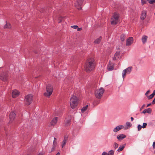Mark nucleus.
I'll return each mask as SVG.
<instances>
[{
	"instance_id": "nucleus-25",
	"label": "nucleus",
	"mask_w": 155,
	"mask_h": 155,
	"mask_svg": "<svg viewBox=\"0 0 155 155\" xmlns=\"http://www.w3.org/2000/svg\"><path fill=\"white\" fill-rule=\"evenodd\" d=\"M88 107V105H87L81 109V111L82 113H84L85 111L87 109Z\"/></svg>"
},
{
	"instance_id": "nucleus-6",
	"label": "nucleus",
	"mask_w": 155,
	"mask_h": 155,
	"mask_svg": "<svg viewBox=\"0 0 155 155\" xmlns=\"http://www.w3.org/2000/svg\"><path fill=\"white\" fill-rule=\"evenodd\" d=\"M104 91V89L101 87L100 89L97 90L95 92V96L96 98L100 99Z\"/></svg>"
},
{
	"instance_id": "nucleus-34",
	"label": "nucleus",
	"mask_w": 155,
	"mask_h": 155,
	"mask_svg": "<svg viewBox=\"0 0 155 155\" xmlns=\"http://www.w3.org/2000/svg\"><path fill=\"white\" fill-rule=\"evenodd\" d=\"M146 0H141V3L143 5L146 4Z\"/></svg>"
},
{
	"instance_id": "nucleus-15",
	"label": "nucleus",
	"mask_w": 155,
	"mask_h": 155,
	"mask_svg": "<svg viewBox=\"0 0 155 155\" xmlns=\"http://www.w3.org/2000/svg\"><path fill=\"white\" fill-rule=\"evenodd\" d=\"M15 113L14 112H12L9 114V118L10 121L13 120L15 118Z\"/></svg>"
},
{
	"instance_id": "nucleus-4",
	"label": "nucleus",
	"mask_w": 155,
	"mask_h": 155,
	"mask_svg": "<svg viewBox=\"0 0 155 155\" xmlns=\"http://www.w3.org/2000/svg\"><path fill=\"white\" fill-rule=\"evenodd\" d=\"M46 92L44 93V95L49 97L52 94L53 88V87L50 84H48L46 86Z\"/></svg>"
},
{
	"instance_id": "nucleus-47",
	"label": "nucleus",
	"mask_w": 155,
	"mask_h": 155,
	"mask_svg": "<svg viewBox=\"0 0 155 155\" xmlns=\"http://www.w3.org/2000/svg\"><path fill=\"white\" fill-rule=\"evenodd\" d=\"M150 105H151V103H150V104H148L147 105V107H148L149 106H150Z\"/></svg>"
},
{
	"instance_id": "nucleus-17",
	"label": "nucleus",
	"mask_w": 155,
	"mask_h": 155,
	"mask_svg": "<svg viewBox=\"0 0 155 155\" xmlns=\"http://www.w3.org/2000/svg\"><path fill=\"white\" fill-rule=\"evenodd\" d=\"M126 136L123 134H120L117 136V138L119 140H123L125 138Z\"/></svg>"
},
{
	"instance_id": "nucleus-1",
	"label": "nucleus",
	"mask_w": 155,
	"mask_h": 155,
	"mask_svg": "<svg viewBox=\"0 0 155 155\" xmlns=\"http://www.w3.org/2000/svg\"><path fill=\"white\" fill-rule=\"evenodd\" d=\"M95 66V61L92 58L88 59L85 64V68L87 72H90L92 71Z\"/></svg>"
},
{
	"instance_id": "nucleus-39",
	"label": "nucleus",
	"mask_w": 155,
	"mask_h": 155,
	"mask_svg": "<svg viewBox=\"0 0 155 155\" xmlns=\"http://www.w3.org/2000/svg\"><path fill=\"white\" fill-rule=\"evenodd\" d=\"M71 28H74V29H77L78 28V26H77V25H73V26H71Z\"/></svg>"
},
{
	"instance_id": "nucleus-16",
	"label": "nucleus",
	"mask_w": 155,
	"mask_h": 155,
	"mask_svg": "<svg viewBox=\"0 0 155 155\" xmlns=\"http://www.w3.org/2000/svg\"><path fill=\"white\" fill-rule=\"evenodd\" d=\"M124 127L123 125H119L116 127L114 129V131L116 132Z\"/></svg>"
},
{
	"instance_id": "nucleus-51",
	"label": "nucleus",
	"mask_w": 155,
	"mask_h": 155,
	"mask_svg": "<svg viewBox=\"0 0 155 155\" xmlns=\"http://www.w3.org/2000/svg\"><path fill=\"white\" fill-rule=\"evenodd\" d=\"M154 153L155 154V151H154Z\"/></svg>"
},
{
	"instance_id": "nucleus-50",
	"label": "nucleus",
	"mask_w": 155,
	"mask_h": 155,
	"mask_svg": "<svg viewBox=\"0 0 155 155\" xmlns=\"http://www.w3.org/2000/svg\"><path fill=\"white\" fill-rule=\"evenodd\" d=\"M38 155H43L42 154V153H39Z\"/></svg>"
},
{
	"instance_id": "nucleus-30",
	"label": "nucleus",
	"mask_w": 155,
	"mask_h": 155,
	"mask_svg": "<svg viewBox=\"0 0 155 155\" xmlns=\"http://www.w3.org/2000/svg\"><path fill=\"white\" fill-rule=\"evenodd\" d=\"M154 96V94H152L149 96L148 97V99H150L152 98Z\"/></svg>"
},
{
	"instance_id": "nucleus-44",
	"label": "nucleus",
	"mask_w": 155,
	"mask_h": 155,
	"mask_svg": "<svg viewBox=\"0 0 155 155\" xmlns=\"http://www.w3.org/2000/svg\"><path fill=\"white\" fill-rule=\"evenodd\" d=\"M152 103L153 104H155V97L154 98L153 100V101Z\"/></svg>"
},
{
	"instance_id": "nucleus-7",
	"label": "nucleus",
	"mask_w": 155,
	"mask_h": 155,
	"mask_svg": "<svg viewBox=\"0 0 155 155\" xmlns=\"http://www.w3.org/2000/svg\"><path fill=\"white\" fill-rule=\"evenodd\" d=\"M132 67H129L123 71L122 76L123 78H124L126 74H129L132 71Z\"/></svg>"
},
{
	"instance_id": "nucleus-12",
	"label": "nucleus",
	"mask_w": 155,
	"mask_h": 155,
	"mask_svg": "<svg viewBox=\"0 0 155 155\" xmlns=\"http://www.w3.org/2000/svg\"><path fill=\"white\" fill-rule=\"evenodd\" d=\"M58 119V118L57 117H55L53 118L50 122V125L53 126L55 125L57 122Z\"/></svg>"
},
{
	"instance_id": "nucleus-33",
	"label": "nucleus",
	"mask_w": 155,
	"mask_h": 155,
	"mask_svg": "<svg viewBox=\"0 0 155 155\" xmlns=\"http://www.w3.org/2000/svg\"><path fill=\"white\" fill-rule=\"evenodd\" d=\"M142 127V126H141L140 125V124L138 125L137 126L138 130V131L140 130L141 129Z\"/></svg>"
},
{
	"instance_id": "nucleus-42",
	"label": "nucleus",
	"mask_w": 155,
	"mask_h": 155,
	"mask_svg": "<svg viewBox=\"0 0 155 155\" xmlns=\"http://www.w3.org/2000/svg\"><path fill=\"white\" fill-rule=\"evenodd\" d=\"M145 106V104H143L142 107L140 108V110L141 111L144 107Z\"/></svg>"
},
{
	"instance_id": "nucleus-13",
	"label": "nucleus",
	"mask_w": 155,
	"mask_h": 155,
	"mask_svg": "<svg viewBox=\"0 0 155 155\" xmlns=\"http://www.w3.org/2000/svg\"><path fill=\"white\" fill-rule=\"evenodd\" d=\"M147 12V11L145 10H143L142 12L140 17V18L142 20H144L146 17Z\"/></svg>"
},
{
	"instance_id": "nucleus-28",
	"label": "nucleus",
	"mask_w": 155,
	"mask_h": 155,
	"mask_svg": "<svg viewBox=\"0 0 155 155\" xmlns=\"http://www.w3.org/2000/svg\"><path fill=\"white\" fill-rule=\"evenodd\" d=\"M114 154V151L113 150H110L108 153L109 155H113Z\"/></svg>"
},
{
	"instance_id": "nucleus-9",
	"label": "nucleus",
	"mask_w": 155,
	"mask_h": 155,
	"mask_svg": "<svg viewBox=\"0 0 155 155\" xmlns=\"http://www.w3.org/2000/svg\"><path fill=\"white\" fill-rule=\"evenodd\" d=\"M6 72L0 75V78L4 81H6L8 80V75Z\"/></svg>"
},
{
	"instance_id": "nucleus-49",
	"label": "nucleus",
	"mask_w": 155,
	"mask_h": 155,
	"mask_svg": "<svg viewBox=\"0 0 155 155\" xmlns=\"http://www.w3.org/2000/svg\"><path fill=\"white\" fill-rule=\"evenodd\" d=\"M152 94H154V95H155V90H154L153 93Z\"/></svg>"
},
{
	"instance_id": "nucleus-8",
	"label": "nucleus",
	"mask_w": 155,
	"mask_h": 155,
	"mask_svg": "<svg viewBox=\"0 0 155 155\" xmlns=\"http://www.w3.org/2000/svg\"><path fill=\"white\" fill-rule=\"evenodd\" d=\"M84 0H78L75 3V7L78 10H80L81 9V7Z\"/></svg>"
},
{
	"instance_id": "nucleus-11",
	"label": "nucleus",
	"mask_w": 155,
	"mask_h": 155,
	"mask_svg": "<svg viewBox=\"0 0 155 155\" xmlns=\"http://www.w3.org/2000/svg\"><path fill=\"white\" fill-rule=\"evenodd\" d=\"M19 92L17 90H15L12 92V97L14 98H16L19 96Z\"/></svg>"
},
{
	"instance_id": "nucleus-32",
	"label": "nucleus",
	"mask_w": 155,
	"mask_h": 155,
	"mask_svg": "<svg viewBox=\"0 0 155 155\" xmlns=\"http://www.w3.org/2000/svg\"><path fill=\"white\" fill-rule=\"evenodd\" d=\"M147 1L150 4H153L155 2V0H147Z\"/></svg>"
},
{
	"instance_id": "nucleus-36",
	"label": "nucleus",
	"mask_w": 155,
	"mask_h": 155,
	"mask_svg": "<svg viewBox=\"0 0 155 155\" xmlns=\"http://www.w3.org/2000/svg\"><path fill=\"white\" fill-rule=\"evenodd\" d=\"M62 18H63L61 17H59L58 19V23H60L62 21Z\"/></svg>"
},
{
	"instance_id": "nucleus-14",
	"label": "nucleus",
	"mask_w": 155,
	"mask_h": 155,
	"mask_svg": "<svg viewBox=\"0 0 155 155\" xmlns=\"http://www.w3.org/2000/svg\"><path fill=\"white\" fill-rule=\"evenodd\" d=\"M107 68L109 71H112L114 69V65L110 61H109Z\"/></svg>"
},
{
	"instance_id": "nucleus-43",
	"label": "nucleus",
	"mask_w": 155,
	"mask_h": 155,
	"mask_svg": "<svg viewBox=\"0 0 155 155\" xmlns=\"http://www.w3.org/2000/svg\"><path fill=\"white\" fill-rule=\"evenodd\" d=\"M153 148L155 149V142H154L153 144Z\"/></svg>"
},
{
	"instance_id": "nucleus-18",
	"label": "nucleus",
	"mask_w": 155,
	"mask_h": 155,
	"mask_svg": "<svg viewBox=\"0 0 155 155\" xmlns=\"http://www.w3.org/2000/svg\"><path fill=\"white\" fill-rule=\"evenodd\" d=\"M68 137L66 136H65L64 137V139L62 142L61 146L62 147H63L66 144V142L67 140Z\"/></svg>"
},
{
	"instance_id": "nucleus-31",
	"label": "nucleus",
	"mask_w": 155,
	"mask_h": 155,
	"mask_svg": "<svg viewBox=\"0 0 155 155\" xmlns=\"http://www.w3.org/2000/svg\"><path fill=\"white\" fill-rule=\"evenodd\" d=\"M118 147V144L117 143H116V142H115L114 143V147L115 148V149H116Z\"/></svg>"
},
{
	"instance_id": "nucleus-38",
	"label": "nucleus",
	"mask_w": 155,
	"mask_h": 155,
	"mask_svg": "<svg viewBox=\"0 0 155 155\" xmlns=\"http://www.w3.org/2000/svg\"><path fill=\"white\" fill-rule=\"evenodd\" d=\"M56 139L55 138H54V140L53 142V145H54L55 144H57V142H56Z\"/></svg>"
},
{
	"instance_id": "nucleus-46",
	"label": "nucleus",
	"mask_w": 155,
	"mask_h": 155,
	"mask_svg": "<svg viewBox=\"0 0 155 155\" xmlns=\"http://www.w3.org/2000/svg\"><path fill=\"white\" fill-rule=\"evenodd\" d=\"M82 30V28H78L77 31H80L81 30Z\"/></svg>"
},
{
	"instance_id": "nucleus-5",
	"label": "nucleus",
	"mask_w": 155,
	"mask_h": 155,
	"mask_svg": "<svg viewBox=\"0 0 155 155\" xmlns=\"http://www.w3.org/2000/svg\"><path fill=\"white\" fill-rule=\"evenodd\" d=\"M33 100V95L31 94H29L25 97V102L26 105H29L32 103Z\"/></svg>"
},
{
	"instance_id": "nucleus-27",
	"label": "nucleus",
	"mask_w": 155,
	"mask_h": 155,
	"mask_svg": "<svg viewBox=\"0 0 155 155\" xmlns=\"http://www.w3.org/2000/svg\"><path fill=\"white\" fill-rule=\"evenodd\" d=\"M120 55V52L119 51H117L114 54V56L119 58Z\"/></svg>"
},
{
	"instance_id": "nucleus-24",
	"label": "nucleus",
	"mask_w": 155,
	"mask_h": 155,
	"mask_svg": "<svg viewBox=\"0 0 155 155\" xmlns=\"http://www.w3.org/2000/svg\"><path fill=\"white\" fill-rule=\"evenodd\" d=\"M125 38V35L124 34H122L120 36V40L122 41H124Z\"/></svg>"
},
{
	"instance_id": "nucleus-26",
	"label": "nucleus",
	"mask_w": 155,
	"mask_h": 155,
	"mask_svg": "<svg viewBox=\"0 0 155 155\" xmlns=\"http://www.w3.org/2000/svg\"><path fill=\"white\" fill-rule=\"evenodd\" d=\"M70 122L71 120L70 119L66 120L65 123V125L66 126L69 125L70 124Z\"/></svg>"
},
{
	"instance_id": "nucleus-40",
	"label": "nucleus",
	"mask_w": 155,
	"mask_h": 155,
	"mask_svg": "<svg viewBox=\"0 0 155 155\" xmlns=\"http://www.w3.org/2000/svg\"><path fill=\"white\" fill-rule=\"evenodd\" d=\"M102 155H109V154H108V153H107L106 152H104L102 153Z\"/></svg>"
},
{
	"instance_id": "nucleus-22",
	"label": "nucleus",
	"mask_w": 155,
	"mask_h": 155,
	"mask_svg": "<svg viewBox=\"0 0 155 155\" xmlns=\"http://www.w3.org/2000/svg\"><path fill=\"white\" fill-rule=\"evenodd\" d=\"M102 39L101 37H100L96 39L94 41V43L95 44H99L101 41Z\"/></svg>"
},
{
	"instance_id": "nucleus-20",
	"label": "nucleus",
	"mask_w": 155,
	"mask_h": 155,
	"mask_svg": "<svg viewBox=\"0 0 155 155\" xmlns=\"http://www.w3.org/2000/svg\"><path fill=\"white\" fill-rule=\"evenodd\" d=\"M148 37L146 35H143L142 38V41L143 43L144 44L146 42Z\"/></svg>"
},
{
	"instance_id": "nucleus-37",
	"label": "nucleus",
	"mask_w": 155,
	"mask_h": 155,
	"mask_svg": "<svg viewBox=\"0 0 155 155\" xmlns=\"http://www.w3.org/2000/svg\"><path fill=\"white\" fill-rule=\"evenodd\" d=\"M126 125L127 126L130 127L131 126V123L129 122H126Z\"/></svg>"
},
{
	"instance_id": "nucleus-41",
	"label": "nucleus",
	"mask_w": 155,
	"mask_h": 155,
	"mask_svg": "<svg viewBox=\"0 0 155 155\" xmlns=\"http://www.w3.org/2000/svg\"><path fill=\"white\" fill-rule=\"evenodd\" d=\"M118 58L114 55V57L113 58V60H116Z\"/></svg>"
},
{
	"instance_id": "nucleus-10",
	"label": "nucleus",
	"mask_w": 155,
	"mask_h": 155,
	"mask_svg": "<svg viewBox=\"0 0 155 155\" xmlns=\"http://www.w3.org/2000/svg\"><path fill=\"white\" fill-rule=\"evenodd\" d=\"M133 38L132 37H130L127 39L126 43V46H129L133 42Z\"/></svg>"
},
{
	"instance_id": "nucleus-45",
	"label": "nucleus",
	"mask_w": 155,
	"mask_h": 155,
	"mask_svg": "<svg viewBox=\"0 0 155 155\" xmlns=\"http://www.w3.org/2000/svg\"><path fill=\"white\" fill-rule=\"evenodd\" d=\"M150 92V90H148L147 91V92L145 93V95L147 96V94L149 93Z\"/></svg>"
},
{
	"instance_id": "nucleus-29",
	"label": "nucleus",
	"mask_w": 155,
	"mask_h": 155,
	"mask_svg": "<svg viewBox=\"0 0 155 155\" xmlns=\"http://www.w3.org/2000/svg\"><path fill=\"white\" fill-rule=\"evenodd\" d=\"M56 145L57 144H55L54 145L53 144V147L51 148V150L50 152H53L55 150Z\"/></svg>"
},
{
	"instance_id": "nucleus-48",
	"label": "nucleus",
	"mask_w": 155,
	"mask_h": 155,
	"mask_svg": "<svg viewBox=\"0 0 155 155\" xmlns=\"http://www.w3.org/2000/svg\"><path fill=\"white\" fill-rule=\"evenodd\" d=\"M130 119H131V121H133L134 119V118L132 117H131Z\"/></svg>"
},
{
	"instance_id": "nucleus-21",
	"label": "nucleus",
	"mask_w": 155,
	"mask_h": 155,
	"mask_svg": "<svg viewBox=\"0 0 155 155\" xmlns=\"http://www.w3.org/2000/svg\"><path fill=\"white\" fill-rule=\"evenodd\" d=\"M125 146H126V144H124L121 146H120L119 147V148H118V149H117V151L118 152H120V151H122V150H123V149L124 148Z\"/></svg>"
},
{
	"instance_id": "nucleus-35",
	"label": "nucleus",
	"mask_w": 155,
	"mask_h": 155,
	"mask_svg": "<svg viewBox=\"0 0 155 155\" xmlns=\"http://www.w3.org/2000/svg\"><path fill=\"white\" fill-rule=\"evenodd\" d=\"M147 124L146 123H143V126H142V127L143 128H144L146 127Z\"/></svg>"
},
{
	"instance_id": "nucleus-3",
	"label": "nucleus",
	"mask_w": 155,
	"mask_h": 155,
	"mask_svg": "<svg viewBox=\"0 0 155 155\" xmlns=\"http://www.w3.org/2000/svg\"><path fill=\"white\" fill-rule=\"evenodd\" d=\"M119 14L118 13L115 12L114 13L112 17L111 18V24L114 25L117 24L119 22Z\"/></svg>"
},
{
	"instance_id": "nucleus-23",
	"label": "nucleus",
	"mask_w": 155,
	"mask_h": 155,
	"mask_svg": "<svg viewBox=\"0 0 155 155\" xmlns=\"http://www.w3.org/2000/svg\"><path fill=\"white\" fill-rule=\"evenodd\" d=\"M11 28V25L9 23H6V24L4 25V28Z\"/></svg>"
},
{
	"instance_id": "nucleus-19",
	"label": "nucleus",
	"mask_w": 155,
	"mask_h": 155,
	"mask_svg": "<svg viewBox=\"0 0 155 155\" xmlns=\"http://www.w3.org/2000/svg\"><path fill=\"white\" fill-rule=\"evenodd\" d=\"M152 112V110L150 108H148L147 109L144 110L142 113L145 114L146 113H147L148 114L151 113Z\"/></svg>"
},
{
	"instance_id": "nucleus-2",
	"label": "nucleus",
	"mask_w": 155,
	"mask_h": 155,
	"mask_svg": "<svg viewBox=\"0 0 155 155\" xmlns=\"http://www.w3.org/2000/svg\"><path fill=\"white\" fill-rule=\"evenodd\" d=\"M78 99L77 97L74 95H72L70 99V104L71 107L72 109H74L78 104Z\"/></svg>"
}]
</instances>
